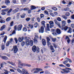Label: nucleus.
Segmentation results:
<instances>
[{
	"label": "nucleus",
	"mask_w": 74,
	"mask_h": 74,
	"mask_svg": "<svg viewBox=\"0 0 74 74\" xmlns=\"http://www.w3.org/2000/svg\"><path fill=\"white\" fill-rule=\"evenodd\" d=\"M53 44L55 48L56 49L57 48L58 45H56V44L54 43H53Z\"/></svg>",
	"instance_id": "obj_34"
},
{
	"label": "nucleus",
	"mask_w": 74,
	"mask_h": 74,
	"mask_svg": "<svg viewBox=\"0 0 74 74\" xmlns=\"http://www.w3.org/2000/svg\"><path fill=\"white\" fill-rule=\"evenodd\" d=\"M56 32L57 34L58 35H60L61 33V30L60 29L58 28L56 29Z\"/></svg>",
	"instance_id": "obj_11"
},
{
	"label": "nucleus",
	"mask_w": 74,
	"mask_h": 74,
	"mask_svg": "<svg viewBox=\"0 0 74 74\" xmlns=\"http://www.w3.org/2000/svg\"><path fill=\"white\" fill-rule=\"evenodd\" d=\"M72 3L71 2H69V3L67 5V7H68L69 6V5H70L72 4Z\"/></svg>",
	"instance_id": "obj_51"
},
{
	"label": "nucleus",
	"mask_w": 74,
	"mask_h": 74,
	"mask_svg": "<svg viewBox=\"0 0 74 74\" xmlns=\"http://www.w3.org/2000/svg\"><path fill=\"white\" fill-rule=\"evenodd\" d=\"M14 30H16L17 29V26L16 25H15L14 27Z\"/></svg>",
	"instance_id": "obj_56"
},
{
	"label": "nucleus",
	"mask_w": 74,
	"mask_h": 74,
	"mask_svg": "<svg viewBox=\"0 0 74 74\" xmlns=\"http://www.w3.org/2000/svg\"><path fill=\"white\" fill-rule=\"evenodd\" d=\"M71 27L73 28H74V25L72 24L71 25Z\"/></svg>",
	"instance_id": "obj_64"
},
{
	"label": "nucleus",
	"mask_w": 74,
	"mask_h": 74,
	"mask_svg": "<svg viewBox=\"0 0 74 74\" xmlns=\"http://www.w3.org/2000/svg\"><path fill=\"white\" fill-rule=\"evenodd\" d=\"M66 66L68 67H69L70 66V65L69 64H66Z\"/></svg>",
	"instance_id": "obj_54"
},
{
	"label": "nucleus",
	"mask_w": 74,
	"mask_h": 74,
	"mask_svg": "<svg viewBox=\"0 0 74 74\" xmlns=\"http://www.w3.org/2000/svg\"><path fill=\"white\" fill-rule=\"evenodd\" d=\"M5 23V20L2 19L1 16H0V23Z\"/></svg>",
	"instance_id": "obj_10"
},
{
	"label": "nucleus",
	"mask_w": 74,
	"mask_h": 74,
	"mask_svg": "<svg viewBox=\"0 0 74 74\" xmlns=\"http://www.w3.org/2000/svg\"><path fill=\"white\" fill-rule=\"evenodd\" d=\"M1 58L4 60H8V58L6 57V56H1Z\"/></svg>",
	"instance_id": "obj_22"
},
{
	"label": "nucleus",
	"mask_w": 74,
	"mask_h": 74,
	"mask_svg": "<svg viewBox=\"0 0 74 74\" xmlns=\"http://www.w3.org/2000/svg\"><path fill=\"white\" fill-rule=\"evenodd\" d=\"M24 39V38L23 37H19L18 38V40L19 42H21Z\"/></svg>",
	"instance_id": "obj_21"
},
{
	"label": "nucleus",
	"mask_w": 74,
	"mask_h": 74,
	"mask_svg": "<svg viewBox=\"0 0 74 74\" xmlns=\"http://www.w3.org/2000/svg\"><path fill=\"white\" fill-rule=\"evenodd\" d=\"M66 16H68L70 15V14L69 12H67L66 13Z\"/></svg>",
	"instance_id": "obj_47"
},
{
	"label": "nucleus",
	"mask_w": 74,
	"mask_h": 74,
	"mask_svg": "<svg viewBox=\"0 0 74 74\" xmlns=\"http://www.w3.org/2000/svg\"><path fill=\"white\" fill-rule=\"evenodd\" d=\"M64 10L65 11H68L70 10V9L69 8H64Z\"/></svg>",
	"instance_id": "obj_33"
},
{
	"label": "nucleus",
	"mask_w": 74,
	"mask_h": 74,
	"mask_svg": "<svg viewBox=\"0 0 74 74\" xmlns=\"http://www.w3.org/2000/svg\"><path fill=\"white\" fill-rule=\"evenodd\" d=\"M62 17L65 19H67V17L65 15H63L62 16Z\"/></svg>",
	"instance_id": "obj_37"
},
{
	"label": "nucleus",
	"mask_w": 74,
	"mask_h": 74,
	"mask_svg": "<svg viewBox=\"0 0 74 74\" xmlns=\"http://www.w3.org/2000/svg\"><path fill=\"white\" fill-rule=\"evenodd\" d=\"M11 42L10 41H8L7 43L6 44V46H9L10 43H11L10 42Z\"/></svg>",
	"instance_id": "obj_31"
},
{
	"label": "nucleus",
	"mask_w": 74,
	"mask_h": 74,
	"mask_svg": "<svg viewBox=\"0 0 74 74\" xmlns=\"http://www.w3.org/2000/svg\"><path fill=\"white\" fill-rule=\"evenodd\" d=\"M11 19V17H8L7 18V19L6 20V21L7 22H8L10 21Z\"/></svg>",
	"instance_id": "obj_29"
},
{
	"label": "nucleus",
	"mask_w": 74,
	"mask_h": 74,
	"mask_svg": "<svg viewBox=\"0 0 74 74\" xmlns=\"http://www.w3.org/2000/svg\"><path fill=\"white\" fill-rule=\"evenodd\" d=\"M46 40L48 46H50L51 45V43L50 42V41H51L50 38L49 37H46Z\"/></svg>",
	"instance_id": "obj_8"
},
{
	"label": "nucleus",
	"mask_w": 74,
	"mask_h": 74,
	"mask_svg": "<svg viewBox=\"0 0 74 74\" xmlns=\"http://www.w3.org/2000/svg\"><path fill=\"white\" fill-rule=\"evenodd\" d=\"M29 9V8H25L24 9V10H28Z\"/></svg>",
	"instance_id": "obj_61"
},
{
	"label": "nucleus",
	"mask_w": 74,
	"mask_h": 74,
	"mask_svg": "<svg viewBox=\"0 0 74 74\" xmlns=\"http://www.w3.org/2000/svg\"><path fill=\"white\" fill-rule=\"evenodd\" d=\"M41 9L42 11L44 10H45V7H42V8H41Z\"/></svg>",
	"instance_id": "obj_62"
},
{
	"label": "nucleus",
	"mask_w": 74,
	"mask_h": 74,
	"mask_svg": "<svg viewBox=\"0 0 74 74\" xmlns=\"http://www.w3.org/2000/svg\"><path fill=\"white\" fill-rule=\"evenodd\" d=\"M9 9L8 8H7L6 9L3 10H3V11L7 12V15L10 16V12L12 11V8H10V9L9 10Z\"/></svg>",
	"instance_id": "obj_5"
},
{
	"label": "nucleus",
	"mask_w": 74,
	"mask_h": 74,
	"mask_svg": "<svg viewBox=\"0 0 74 74\" xmlns=\"http://www.w3.org/2000/svg\"><path fill=\"white\" fill-rule=\"evenodd\" d=\"M1 8H7V6L5 5H2L1 6Z\"/></svg>",
	"instance_id": "obj_58"
},
{
	"label": "nucleus",
	"mask_w": 74,
	"mask_h": 74,
	"mask_svg": "<svg viewBox=\"0 0 74 74\" xmlns=\"http://www.w3.org/2000/svg\"><path fill=\"white\" fill-rule=\"evenodd\" d=\"M21 3L22 4L25 3L26 2V0H21Z\"/></svg>",
	"instance_id": "obj_39"
},
{
	"label": "nucleus",
	"mask_w": 74,
	"mask_h": 74,
	"mask_svg": "<svg viewBox=\"0 0 74 74\" xmlns=\"http://www.w3.org/2000/svg\"><path fill=\"white\" fill-rule=\"evenodd\" d=\"M68 27L67 26H66L64 27H62V30H64L65 31H66L67 30V29H68Z\"/></svg>",
	"instance_id": "obj_25"
},
{
	"label": "nucleus",
	"mask_w": 74,
	"mask_h": 74,
	"mask_svg": "<svg viewBox=\"0 0 74 74\" xmlns=\"http://www.w3.org/2000/svg\"><path fill=\"white\" fill-rule=\"evenodd\" d=\"M18 10H17V9L14 10L12 11L14 13H16V12H18Z\"/></svg>",
	"instance_id": "obj_40"
},
{
	"label": "nucleus",
	"mask_w": 74,
	"mask_h": 74,
	"mask_svg": "<svg viewBox=\"0 0 74 74\" xmlns=\"http://www.w3.org/2000/svg\"><path fill=\"white\" fill-rule=\"evenodd\" d=\"M23 30L24 32H26L27 31V29L26 27H24L23 28Z\"/></svg>",
	"instance_id": "obj_44"
},
{
	"label": "nucleus",
	"mask_w": 74,
	"mask_h": 74,
	"mask_svg": "<svg viewBox=\"0 0 74 74\" xmlns=\"http://www.w3.org/2000/svg\"><path fill=\"white\" fill-rule=\"evenodd\" d=\"M6 28V25H3L1 27L0 29V31H3L4 29Z\"/></svg>",
	"instance_id": "obj_19"
},
{
	"label": "nucleus",
	"mask_w": 74,
	"mask_h": 74,
	"mask_svg": "<svg viewBox=\"0 0 74 74\" xmlns=\"http://www.w3.org/2000/svg\"><path fill=\"white\" fill-rule=\"evenodd\" d=\"M32 12V10H28V14H30Z\"/></svg>",
	"instance_id": "obj_49"
},
{
	"label": "nucleus",
	"mask_w": 74,
	"mask_h": 74,
	"mask_svg": "<svg viewBox=\"0 0 74 74\" xmlns=\"http://www.w3.org/2000/svg\"><path fill=\"white\" fill-rule=\"evenodd\" d=\"M52 34L54 36H56L57 35V33L55 32H53L52 33Z\"/></svg>",
	"instance_id": "obj_50"
},
{
	"label": "nucleus",
	"mask_w": 74,
	"mask_h": 74,
	"mask_svg": "<svg viewBox=\"0 0 74 74\" xmlns=\"http://www.w3.org/2000/svg\"><path fill=\"white\" fill-rule=\"evenodd\" d=\"M5 48V45H3L1 46V49L2 50H4Z\"/></svg>",
	"instance_id": "obj_36"
},
{
	"label": "nucleus",
	"mask_w": 74,
	"mask_h": 74,
	"mask_svg": "<svg viewBox=\"0 0 74 74\" xmlns=\"http://www.w3.org/2000/svg\"><path fill=\"white\" fill-rule=\"evenodd\" d=\"M39 25L38 24V23H35L34 24V27H37Z\"/></svg>",
	"instance_id": "obj_32"
},
{
	"label": "nucleus",
	"mask_w": 74,
	"mask_h": 74,
	"mask_svg": "<svg viewBox=\"0 0 74 74\" xmlns=\"http://www.w3.org/2000/svg\"><path fill=\"white\" fill-rule=\"evenodd\" d=\"M34 43H37L38 42V41L36 39H34Z\"/></svg>",
	"instance_id": "obj_46"
},
{
	"label": "nucleus",
	"mask_w": 74,
	"mask_h": 74,
	"mask_svg": "<svg viewBox=\"0 0 74 74\" xmlns=\"http://www.w3.org/2000/svg\"><path fill=\"white\" fill-rule=\"evenodd\" d=\"M23 27V26L21 25H19L17 27V30L18 31L21 30L22 28Z\"/></svg>",
	"instance_id": "obj_15"
},
{
	"label": "nucleus",
	"mask_w": 74,
	"mask_h": 74,
	"mask_svg": "<svg viewBox=\"0 0 74 74\" xmlns=\"http://www.w3.org/2000/svg\"><path fill=\"white\" fill-rule=\"evenodd\" d=\"M47 30L48 31H50V29H49V24H47Z\"/></svg>",
	"instance_id": "obj_35"
},
{
	"label": "nucleus",
	"mask_w": 74,
	"mask_h": 74,
	"mask_svg": "<svg viewBox=\"0 0 74 74\" xmlns=\"http://www.w3.org/2000/svg\"><path fill=\"white\" fill-rule=\"evenodd\" d=\"M37 50V48L36 47V46L35 45H34L32 47V50L34 52H36V51Z\"/></svg>",
	"instance_id": "obj_13"
},
{
	"label": "nucleus",
	"mask_w": 74,
	"mask_h": 74,
	"mask_svg": "<svg viewBox=\"0 0 74 74\" xmlns=\"http://www.w3.org/2000/svg\"><path fill=\"white\" fill-rule=\"evenodd\" d=\"M56 38H52V41L53 42H55L56 41Z\"/></svg>",
	"instance_id": "obj_43"
},
{
	"label": "nucleus",
	"mask_w": 74,
	"mask_h": 74,
	"mask_svg": "<svg viewBox=\"0 0 74 74\" xmlns=\"http://www.w3.org/2000/svg\"><path fill=\"white\" fill-rule=\"evenodd\" d=\"M52 9L54 10L55 11H56L57 10V8H56V7H53V8H52Z\"/></svg>",
	"instance_id": "obj_53"
},
{
	"label": "nucleus",
	"mask_w": 74,
	"mask_h": 74,
	"mask_svg": "<svg viewBox=\"0 0 74 74\" xmlns=\"http://www.w3.org/2000/svg\"><path fill=\"white\" fill-rule=\"evenodd\" d=\"M12 49V51H13L14 53H16L18 51V49L17 48V46H14Z\"/></svg>",
	"instance_id": "obj_6"
},
{
	"label": "nucleus",
	"mask_w": 74,
	"mask_h": 74,
	"mask_svg": "<svg viewBox=\"0 0 74 74\" xmlns=\"http://www.w3.org/2000/svg\"><path fill=\"white\" fill-rule=\"evenodd\" d=\"M59 66H60L61 67H65V66L62 64H60L59 65Z\"/></svg>",
	"instance_id": "obj_60"
},
{
	"label": "nucleus",
	"mask_w": 74,
	"mask_h": 74,
	"mask_svg": "<svg viewBox=\"0 0 74 74\" xmlns=\"http://www.w3.org/2000/svg\"><path fill=\"white\" fill-rule=\"evenodd\" d=\"M26 21H29L30 20V18H27L26 19Z\"/></svg>",
	"instance_id": "obj_55"
},
{
	"label": "nucleus",
	"mask_w": 74,
	"mask_h": 74,
	"mask_svg": "<svg viewBox=\"0 0 74 74\" xmlns=\"http://www.w3.org/2000/svg\"><path fill=\"white\" fill-rule=\"evenodd\" d=\"M17 71L21 73H22L23 74H29L28 73V72H27V71L25 69H23L22 70V71L20 69H17Z\"/></svg>",
	"instance_id": "obj_2"
},
{
	"label": "nucleus",
	"mask_w": 74,
	"mask_h": 74,
	"mask_svg": "<svg viewBox=\"0 0 74 74\" xmlns=\"http://www.w3.org/2000/svg\"><path fill=\"white\" fill-rule=\"evenodd\" d=\"M26 16V14H23V15H21L20 16L21 18H25V17Z\"/></svg>",
	"instance_id": "obj_30"
},
{
	"label": "nucleus",
	"mask_w": 74,
	"mask_h": 74,
	"mask_svg": "<svg viewBox=\"0 0 74 74\" xmlns=\"http://www.w3.org/2000/svg\"><path fill=\"white\" fill-rule=\"evenodd\" d=\"M55 22L56 25H57L60 28L61 27L60 23H58L57 20L55 19L54 21Z\"/></svg>",
	"instance_id": "obj_12"
},
{
	"label": "nucleus",
	"mask_w": 74,
	"mask_h": 74,
	"mask_svg": "<svg viewBox=\"0 0 74 74\" xmlns=\"http://www.w3.org/2000/svg\"><path fill=\"white\" fill-rule=\"evenodd\" d=\"M72 29L71 28H69V29L68 31V33H71L72 32Z\"/></svg>",
	"instance_id": "obj_38"
},
{
	"label": "nucleus",
	"mask_w": 74,
	"mask_h": 74,
	"mask_svg": "<svg viewBox=\"0 0 74 74\" xmlns=\"http://www.w3.org/2000/svg\"><path fill=\"white\" fill-rule=\"evenodd\" d=\"M62 27H63L65 26L66 24V21H62Z\"/></svg>",
	"instance_id": "obj_17"
},
{
	"label": "nucleus",
	"mask_w": 74,
	"mask_h": 74,
	"mask_svg": "<svg viewBox=\"0 0 74 74\" xmlns=\"http://www.w3.org/2000/svg\"><path fill=\"white\" fill-rule=\"evenodd\" d=\"M5 3L7 6H8L10 3V1L9 0H6L5 1Z\"/></svg>",
	"instance_id": "obj_18"
},
{
	"label": "nucleus",
	"mask_w": 74,
	"mask_h": 74,
	"mask_svg": "<svg viewBox=\"0 0 74 74\" xmlns=\"http://www.w3.org/2000/svg\"><path fill=\"white\" fill-rule=\"evenodd\" d=\"M50 46V49H51V50H53V51H52V52L54 53L55 51L54 49L53 48V46H52V45H51Z\"/></svg>",
	"instance_id": "obj_24"
},
{
	"label": "nucleus",
	"mask_w": 74,
	"mask_h": 74,
	"mask_svg": "<svg viewBox=\"0 0 74 74\" xmlns=\"http://www.w3.org/2000/svg\"><path fill=\"white\" fill-rule=\"evenodd\" d=\"M14 40L15 41L16 43H17L18 42V40H17V38H14Z\"/></svg>",
	"instance_id": "obj_59"
},
{
	"label": "nucleus",
	"mask_w": 74,
	"mask_h": 74,
	"mask_svg": "<svg viewBox=\"0 0 74 74\" xmlns=\"http://www.w3.org/2000/svg\"><path fill=\"white\" fill-rule=\"evenodd\" d=\"M18 64H20L21 66H26L29 67H30L31 66L29 64H21V62L20 60L18 61Z\"/></svg>",
	"instance_id": "obj_7"
},
{
	"label": "nucleus",
	"mask_w": 74,
	"mask_h": 74,
	"mask_svg": "<svg viewBox=\"0 0 74 74\" xmlns=\"http://www.w3.org/2000/svg\"><path fill=\"white\" fill-rule=\"evenodd\" d=\"M67 62H68V60H66L64 61L63 62V63L64 64H66V63H67Z\"/></svg>",
	"instance_id": "obj_41"
},
{
	"label": "nucleus",
	"mask_w": 74,
	"mask_h": 74,
	"mask_svg": "<svg viewBox=\"0 0 74 74\" xmlns=\"http://www.w3.org/2000/svg\"><path fill=\"white\" fill-rule=\"evenodd\" d=\"M57 20L59 21H62L61 19L59 17H58L57 18Z\"/></svg>",
	"instance_id": "obj_48"
},
{
	"label": "nucleus",
	"mask_w": 74,
	"mask_h": 74,
	"mask_svg": "<svg viewBox=\"0 0 74 74\" xmlns=\"http://www.w3.org/2000/svg\"><path fill=\"white\" fill-rule=\"evenodd\" d=\"M37 20L38 21V22H40V19L39 17H37Z\"/></svg>",
	"instance_id": "obj_57"
},
{
	"label": "nucleus",
	"mask_w": 74,
	"mask_h": 74,
	"mask_svg": "<svg viewBox=\"0 0 74 74\" xmlns=\"http://www.w3.org/2000/svg\"><path fill=\"white\" fill-rule=\"evenodd\" d=\"M65 69H62V71H61V72L62 73L64 74V73H68L69 72V71H72V69L69 68H66ZM63 71H64L63 72Z\"/></svg>",
	"instance_id": "obj_1"
},
{
	"label": "nucleus",
	"mask_w": 74,
	"mask_h": 74,
	"mask_svg": "<svg viewBox=\"0 0 74 74\" xmlns=\"http://www.w3.org/2000/svg\"><path fill=\"white\" fill-rule=\"evenodd\" d=\"M44 28L42 26L41 27L40 29H39V32L40 33H43L44 32Z\"/></svg>",
	"instance_id": "obj_9"
},
{
	"label": "nucleus",
	"mask_w": 74,
	"mask_h": 74,
	"mask_svg": "<svg viewBox=\"0 0 74 74\" xmlns=\"http://www.w3.org/2000/svg\"><path fill=\"white\" fill-rule=\"evenodd\" d=\"M42 44L43 46H45L46 44V40L44 39H42Z\"/></svg>",
	"instance_id": "obj_16"
},
{
	"label": "nucleus",
	"mask_w": 74,
	"mask_h": 74,
	"mask_svg": "<svg viewBox=\"0 0 74 74\" xmlns=\"http://www.w3.org/2000/svg\"><path fill=\"white\" fill-rule=\"evenodd\" d=\"M8 63H9V64H11L12 65V66H15V63H13L12 62H8Z\"/></svg>",
	"instance_id": "obj_27"
},
{
	"label": "nucleus",
	"mask_w": 74,
	"mask_h": 74,
	"mask_svg": "<svg viewBox=\"0 0 74 74\" xmlns=\"http://www.w3.org/2000/svg\"><path fill=\"white\" fill-rule=\"evenodd\" d=\"M36 70H37V71H35ZM43 71L42 69L39 68H34L32 70V71H34V73H38V71Z\"/></svg>",
	"instance_id": "obj_4"
},
{
	"label": "nucleus",
	"mask_w": 74,
	"mask_h": 74,
	"mask_svg": "<svg viewBox=\"0 0 74 74\" xmlns=\"http://www.w3.org/2000/svg\"><path fill=\"white\" fill-rule=\"evenodd\" d=\"M40 16H41V18H42L43 17H44V14H40Z\"/></svg>",
	"instance_id": "obj_63"
},
{
	"label": "nucleus",
	"mask_w": 74,
	"mask_h": 74,
	"mask_svg": "<svg viewBox=\"0 0 74 74\" xmlns=\"http://www.w3.org/2000/svg\"><path fill=\"white\" fill-rule=\"evenodd\" d=\"M45 22L44 21H42V25L43 26H44V27H45Z\"/></svg>",
	"instance_id": "obj_28"
},
{
	"label": "nucleus",
	"mask_w": 74,
	"mask_h": 74,
	"mask_svg": "<svg viewBox=\"0 0 74 74\" xmlns=\"http://www.w3.org/2000/svg\"><path fill=\"white\" fill-rule=\"evenodd\" d=\"M5 34V33H4V32L3 33H1L0 34V35L1 36V37L2 38L4 37V35Z\"/></svg>",
	"instance_id": "obj_42"
},
{
	"label": "nucleus",
	"mask_w": 74,
	"mask_h": 74,
	"mask_svg": "<svg viewBox=\"0 0 74 74\" xmlns=\"http://www.w3.org/2000/svg\"><path fill=\"white\" fill-rule=\"evenodd\" d=\"M34 26L33 25L29 24L28 25V28H31V29L33 28Z\"/></svg>",
	"instance_id": "obj_26"
},
{
	"label": "nucleus",
	"mask_w": 74,
	"mask_h": 74,
	"mask_svg": "<svg viewBox=\"0 0 74 74\" xmlns=\"http://www.w3.org/2000/svg\"><path fill=\"white\" fill-rule=\"evenodd\" d=\"M53 22L52 21H51L49 22V24L50 25V28H52L54 26Z\"/></svg>",
	"instance_id": "obj_14"
},
{
	"label": "nucleus",
	"mask_w": 74,
	"mask_h": 74,
	"mask_svg": "<svg viewBox=\"0 0 74 74\" xmlns=\"http://www.w3.org/2000/svg\"><path fill=\"white\" fill-rule=\"evenodd\" d=\"M31 10H34L36 9V7H35V6L33 5H31L30 6Z\"/></svg>",
	"instance_id": "obj_20"
},
{
	"label": "nucleus",
	"mask_w": 74,
	"mask_h": 74,
	"mask_svg": "<svg viewBox=\"0 0 74 74\" xmlns=\"http://www.w3.org/2000/svg\"><path fill=\"white\" fill-rule=\"evenodd\" d=\"M8 37L7 36H5V37L4 38L3 41L4 42V43H5L6 42V40H7V39Z\"/></svg>",
	"instance_id": "obj_23"
},
{
	"label": "nucleus",
	"mask_w": 74,
	"mask_h": 74,
	"mask_svg": "<svg viewBox=\"0 0 74 74\" xmlns=\"http://www.w3.org/2000/svg\"><path fill=\"white\" fill-rule=\"evenodd\" d=\"M33 41L32 40H30L29 39H26V44L27 45H30L31 46H32L33 45Z\"/></svg>",
	"instance_id": "obj_3"
},
{
	"label": "nucleus",
	"mask_w": 74,
	"mask_h": 74,
	"mask_svg": "<svg viewBox=\"0 0 74 74\" xmlns=\"http://www.w3.org/2000/svg\"><path fill=\"white\" fill-rule=\"evenodd\" d=\"M14 24V22L13 21H12L11 23L10 24V25L11 27H12Z\"/></svg>",
	"instance_id": "obj_45"
},
{
	"label": "nucleus",
	"mask_w": 74,
	"mask_h": 74,
	"mask_svg": "<svg viewBox=\"0 0 74 74\" xmlns=\"http://www.w3.org/2000/svg\"><path fill=\"white\" fill-rule=\"evenodd\" d=\"M25 42L23 41L21 43L22 46H23L24 45Z\"/></svg>",
	"instance_id": "obj_52"
}]
</instances>
